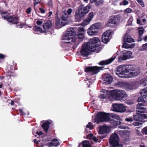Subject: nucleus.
I'll list each match as a JSON object with an SVG mask.
<instances>
[{
    "instance_id": "nucleus-1",
    "label": "nucleus",
    "mask_w": 147,
    "mask_h": 147,
    "mask_svg": "<svg viewBox=\"0 0 147 147\" xmlns=\"http://www.w3.org/2000/svg\"><path fill=\"white\" fill-rule=\"evenodd\" d=\"M99 39L97 37H94L89 39L87 43H84L80 51L81 55L84 57L88 56L92 52H99L100 50H98V46L100 45Z\"/></svg>"
},
{
    "instance_id": "nucleus-2",
    "label": "nucleus",
    "mask_w": 147,
    "mask_h": 147,
    "mask_svg": "<svg viewBox=\"0 0 147 147\" xmlns=\"http://www.w3.org/2000/svg\"><path fill=\"white\" fill-rule=\"evenodd\" d=\"M128 65H121L116 67L115 70L116 74L123 78H128Z\"/></svg>"
},
{
    "instance_id": "nucleus-3",
    "label": "nucleus",
    "mask_w": 147,
    "mask_h": 147,
    "mask_svg": "<svg viewBox=\"0 0 147 147\" xmlns=\"http://www.w3.org/2000/svg\"><path fill=\"white\" fill-rule=\"evenodd\" d=\"M111 94L116 100L121 101L125 100L127 97V95L125 92L122 90H115L112 92Z\"/></svg>"
},
{
    "instance_id": "nucleus-4",
    "label": "nucleus",
    "mask_w": 147,
    "mask_h": 147,
    "mask_svg": "<svg viewBox=\"0 0 147 147\" xmlns=\"http://www.w3.org/2000/svg\"><path fill=\"white\" fill-rule=\"evenodd\" d=\"M128 78L137 76L140 73V69L137 66L130 65H128Z\"/></svg>"
},
{
    "instance_id": "nucleus-5",
    "label": "nucleus",
    "mask_w": 147,
    "mask_h": 147,
    "mask_svg": "<svg viewBox=\"0 0 147 147\" xmlns=\"http://www.w3.org/2000/svg\"><path fill=\"white\" fill-rule=\"evenodd\" d=\"M110 120L109 114L108 113L100 112L96 116L95 120L98 123L100 122H107Z\"/></svg>"
},
{
    "instance_id": "nucleus-6",
    "label": "nucleus",
    "mask_w": 147,
    "mask_h": 147,
    "mask_svg": "<svg viewBox=\"0 0 147 147\" xmlns=\"http://www.w3.org/2000/svg\"><path fill=\"white\" fill-rule=\"evenodd\" d=\"M143 103H139L136 106V111L138 114H140L142 118L147 119V116L145 114H143L145 112L146 108L143 106Z\"/></svg>"
},
{
    "instance_id": "nucleus-7",
    "label": "nucleus",
    "mask_w": 147,
    "mask_h": 147,
    "mask_svg": "<svg viewBox=\"0 0 147 147\" xmlns=\"http://www.w3.org/2000/svg\"><path fill=\"white\" fill-rule=\"evenodd\" d=\"M112 110L114 111L122 113L125 111L126 107L123 104H115L112 105Z\"/></svg>"
},
{
    "instance_id": "nucleus-8",
    "label": "nucleus",
    "mask_w": 147,
    "mask_h": 147,
    "mask_svg": "<svg viewBox=\"0 0 147 147\" xmlns=\"http://www.w3.org/2000/svg\"><path fill=\"white\" fill-rule=\"evenodd\" d=\"M119 137L118 135L115 133L112 134L109 139V142L110 144L113 146L116 145H118Z\"/></svg>"
},
{
    "instance_id": "nucleus-9",
    "label": "nucleus",
    "mask_w": 147,
    "mask_h": 147,
    "mask_svg": "<svg viewBox=\"0 0 147 147\" xmlns=\"http://www.w3.org/2000/svg\"><path fill=\"white\" fill-rule=\"evenodd\" d=\"M131 54L132 53L131 51H122L121 52L120 56L119 58V61H121L122 60H126L130 57Z\"/></svg>"
},
{
    "instance_id": "nucleus-10",
    "label": "nucleus",
    "mask_w": 147,
    "mask_h": 147,
    "mask_svg": "<svg viewBox=\"0 0 147 147\" xmlns=\"http://www.w3.org/2000/svg\"><path fill=\"white\" fill-rule=\"evenodd\" d=\"M7 20L9 22H10V23L13 24H19L18 25H17V26L19 25L22 26H25V24L24 23H22L20 24H19V17H18L15 16L14 18L12 16H10L8 17Z\"/></svg>"
},
{
    "instance_id": "nucleus-11",
    "label": "nucleus",
    "mask_w": 147,
    "mask_h": 147,
    "mask_svg": "<svg viewBox=\"0 0 147 147\" xmlns=\"http://www.w3.org/2000/svg\"><path fill=\"white\" fill-rule=\"evenodd\" d=\"M99 68L97 66L88 67L85 69V71L86 72H91L92 74H96L100 71Z\"/></svg>"
},
{
    "instance_id": "nucleus-12",
    "label": "nucleus",
    "mask_w": 147,
    "mask_h": 147,
    "mask_svg": "<svg viewBox=\"0 0 147 147\" xmlns=\"http://www.w3.org/2000/svg\"><path fill=\"white\" fill-rule=\"evenodd\" d=\"M62 39L65 40L64 42L66 43H71V42L74 43L76 41V38L74 37L68 36V35L65 34L62 36Z\"/></svg>"
},
{
    "instance_id": "nucleus-13",
    "label": "nucleus",
    "mask_w": 147,
    "mask_h": 147,
    "mask_svg": "<svg viewBox=\"0 0 147 147\" xmlns=\"http://www.w3.org/2000/svg\"><path fill=\"white\" fill-rule=\"evenodd\" d=\"M91 7L90 5H88L85 7L83 5H81L79 7V11L84 16L89 11Z\"/></svg>"
},
{
    "instance_id": "nucleus-14",
    "label": "nucleus",
    "mask_w": 147,
    "mask_h": 147,
    "mask_svg": "<svg viewBox=\"0 0 147 147\" xmlns=\"http://www.w3.org/2000/svg\"><path fill=\"white\" fill-rule=\"evenodd\" d=\"M110 131V128L109 127L105 125L100 126L99 127V133L100 134H107Z\"/></svg>"
},
{
    "instance_id": "nucleus-15",
    "label": "nucleus",
    "mask_w": 147,
    "mask_h": 147,
    "mask_svg": "<svg viewBox=\"0 0 147 147\" xmlns=\"http://www.w3.org/2000/svg\"><path fill=\"white\" fill-rule=\"evenodd\" d=\"M115 57H114L108 59L101 61L99 63V64L101 65H108L111 63L115 59Z\"/></svg>"
},
{
    "instance_id": "nucleus-16",
    "label": "nucleus",
    "mask_w": 147,
    "mask_h": 147,
    "mask_svg": "<svg viewBox=\"0 0 147 147\" xmlns=\"http://www.w3.org/2000/svg\"><path fill=\"white\" fill-rule=\"evenodd\" d=\"M59 144V142L57 139L55 138L53 139L51 142L47 144V145L49 147L52 146H55L56 147Z\"/></svg>"
},
{
    "instance_id": "nucleus-17",
    "label": "nucleus",
    "mask_w": 147,
    "mask_h": 147,
    "mask_svg": "<svg viewBox=\"0 0 147 147\" xmlns=\"http://www.w3.org/2000/svg\"><path fill=\"white\" fill-rule=\"evenodd\" d=\"M97 32L94 28H92L91 26L88 28L87 33L89 35L94 36L96 34Z\"/></svg>"
},
{
    "instance_id": "nucleus-18",
    "label": "nucleus",
    "mask_w": 147,
    "mask_h": 147,
    "mask_svg": "<svg viewBox=\"0 0 147 147\" xmlns=\"http://www.w3.org/2000/svg\"><path fill=\"white\" fill-rule=\"evenodd\" d=\"M118 19L115 16H112L110 18L108 21L109 24H118Z\"/></svg>"
},
{
    "instance_id": "nucleus-19",
    "label": "nucleus",
    "mask_w": 147,
    "mask_h": 147,
    "mask_svg": "<svg viewBox=\"0 0 147 147\" xmlns=\"http://www.w3.org/2000/svg\"><path fill=\"white\" fill-rule=\"evenodd\" d=\"M104 81L107 84H111L113 81V78L109 74L105 75L104 76Z\"/></svg>"
},
{
    "instance_id": "nucleus-20",
    "label": "nucleus",
    "mask_w": 147,
    "mask_h": 147,
    "mask_svg": "<svg viewBox=\"0 0 147 147\" xmlns=\"http://www.w3.org/2000/svg\"><path fill=\"white\" fill-rule=\"evenodd\" d=\"M124 41L128 43H131L134 41V40L128 34H126L124 37Z\"/></svg>"
},
{
    "instance_id": "nucleus-21",
    "label": "nucleus",
    "mask_w": 147,
    "mask_h": 147,
    "mask_svg": "<svg viewBox=\"0 0 147 147\" xmlns=\"http://www.w3.org/2000/svg\"><path fill=\"white\" fill-rule=\"evenodd\" d=\"M84 15L80 13L79 11L78 13L76 14L75 18L76 21L77 22H80L82 20Z\"/></svg>"
},
{
    "instance_id": "nucleus-22",
    "label": "nucleus",
    "mask_w": 147,
    "mask_h": 147,
    "mask_svg": "<svg viewBox=\"0 0 147 147\" xmlns=\"http://www.w3.org/2000/svg\"><path fill=\"white\" fill-rule=\"evenodd\" d=\"M65 34L68 35V36L73 37V36L75 34L74 30L72 28H69L67 29Z\"/></svg>"
},
{
    "instance_id": "nucleus-23",
    "label": "nucleus",
    "mask_w": 147,
    "mask_h": 147,
    "mask_svg": "<svg viewBox=\"0 0 147 147\" xmlns=\"http://www.w3.org/2000/svg\"><path fill=\"white\" fill-rule=\"evenodd\" d=\"M50 124V122L47 121L42 125V127L46 133H47L48 131Z\"/></svg>"
},
{
    "instance_id": "nucleus-24",
    "label": "nucleus",
    "mask_w": 147,
    "mask_h": 147,
    "mask_svg": "<svg viewBox=\"0 0 147 147\" xmlns=\"http://www.w3.org/2000/svg\"><path fill=\"white\" fill-rule=\"evenodd\" d=\"M112 31L111 30H108L105 32L102 35L104 36V37L107 38V39L109 40L111 38V35Z\"/></svg>"
},
{
    "instance_id": "nucleus-25",
    "label": "nucleus",
    "mask_w": 147,
    "mask_h": 147,
    "mask_svg": "<svg viewBox=\"0 0 147 147\" xmlns=\"http://www.w3.org/2000/svg\"><path fill=\"white\" fill-rule=\"evenodd\" d=\"M109 121H110L111 124L113 125L114 127H116L117 125L121 124V122L120 121H117L113 119H110Z\"/></svg>"
},
{
    "instance_id": "nucleus-26",
    "label": "nucleus",
    "mask_w": 147,
    "mask_h": 147,
    "mask_svg": "<svg viewBox=\"0 0 147 147\" xmlns=\"http://www.w3.org/2000/svg\"><path fill=\"white\" fill-rule=\"evenodd\" d=\"M101 92H102V93L100 95V98H101L103 99L106 98L108 95L107 90L105 89H103L101 90Z\"/></svg>"
},
{
    "instance_id": "nucleus-27",
    "label": "nucleus",
    "mask_w": 147,
    "mask_h": 147,
    "mask_svg": "<svg viewBox=\"0 0 147 147\" xmlns=\"http://www.w3.org/2000/svg\"><path fill=\"white\" fill-rule=\"evenodd\" d=\"M135 46V43H131L129 45L126 43H124L122 45V47L125 49L133 48Z\"/></svg>"
},
{
    "instance_id": "nucleus-28",
    "label": "nucleus",
    "mask_w": 147,
    "mask_h": 147,
    "mask_svg": "<svg viewBox=\"0 0 147 147\" xmlns=\"http://www.w3.org/2000/svg\"><path fill=\"white\" fill-rule=\"evenodd\" d=\"M52 24L51 21L49 20L43 25V28L45 30L49 29L51 26Z\"/></svg>"
},
{
    "instance_id": "nucleus-29",
    "label": "nucleus",
    "mask_w": 147,
    "mask_h": 147,
    "mask_svg": "<svg viewBox=\"0 0 147 147\" xmlns=\"http://www.w3.org/2000/svg\"><path fill=\"white\" fill-rule=\"evenodd\" d=\"M92 28H94L97 31L100 29L102 26L101 24L99 23H96L91 25Z\"/></svg>"
},
{
    "instance_id": "nucleus-30",
    "label": "nucleus",
    "mask_w": 147,
    "mask_h": 147,
    "mask_svg": "<svg viewBox=\"0 0 147 147\" xmlns=\"http://www.w3.org/2000/svg\"><path fill=\"white\" fill-rule=\"evenodd\" d=\"M140 93L141 96L145 98L147 95V89H142L140 90Z\"/></svg>"
},
{
    "instance_id": "nucleus-31",
    "label": "nucleus",
    "mask_w": 147,
    "mask_h": 147,
    "mask_svg": "<svg viewBox=\"0 0 147 147\" xmlns=\"http://www.w3.org/2000/svg\"><path fill=\"white\" fill-rule=\"evenodd\" d=\"M68 17V16L67 12L65 11L63 12L62 15L61 17V20L62 21H66L67 20Z\"/></svg>"
},
{
    "instance_id": "nucleus-32",
    "label": "nucleus",
    "mask_w": 147,
    "mask_h": 147,
    "mask_svg": "<svg viewBox=\"0 0 147 147\" xmlns=\"http://www.w3.org/2000/svg\"><path fill=\"white\" fill-rule=\"evenodd\" d=\"M90 2L93 3L95 2V4L97 6L100 4L104 2V0H90Z\"/></svg>"
},
{
    "instance_id": "nucleus-33",
    "label": "nucleus",
    "mask_w": 147,
    "mask_h": 147,
    "mask_svg": "<svg viewBox=\"0 0 147 147\" xmlns=\"http://www.w3.org/2000/svg\"><path fill=\"white\" fill-rule=\"evenodd\" d=\"M83 147H92L90 142L87 140H85L82 142Z\"/></svg>"
},
{
    "instance_id": "nucleus-34",
    "label": "nucleus",
    "mask_w": 147,
    "mask_h": 147,
    "mask_svg": "<svg viewBox=\"0 0 147 147\" xmlns=\"http://www.w3.org/2000/svg\"><path fill=\"white\" fill-rule=\"evenodd\" d=\"M111 116L113 118L117 119L118 121H119L120 120V118L119 116L116 114L111 113L109 114V116Z\"/></svg>"
},
{
    "instance_id": "nucleus-35",
    "label": "nucleus",
    "mask_w": 147,
    "mask_h": 147,
    "mask_svg": "<svg viewBox=\"0 0 147 147\" xmlns=\"http://www.w3.org/2000/svg\"><path fill=\"white\" fill-rule=\"evenodd\" d=\"M127 88L129 90L133 89L135 88V86L133 83H128L126 85Z\"/></svg>"
},
{
    "instance_id": "nucleus-36",
    "label": "nucleus",
    "mask_w": 147,
    "mask_h": 147,
    "mask_svg": "<svg viewBox=\"0 0 147 147\" xmlns=\"http://www.w3.org/2000/svg\"><path fill=\"white\" fill-rule=\"evenodd\" d=\"M1 15L2 18L6 20H7L9 16L8 15V13L7 12H1Z\"/></svg>"
},
{
    "instance_id": "nucleus-37",
    "label": "nucleus",
    "mask_w": 147,
    "mask_h": 147,
    "mask_svg": "<svg viewBox=\"0 0 147 147\" xmlns=\"http://www.w3.org/2000/svg\"><path fill=\"white\" fill-rule=\"evenodd\" d=\"M138 31L139 37L142 36L144 33V28L142 27H140L138 28Z\"/></svg>"
},
{
    "instance_id": "nucleus-38",
    "label": "nucleus",
    "mask_w": 147,
    "mask_h": 147,
    "mask_svg": "<svg viewBox=\"0 0 147 147\" xmlns=\"http://www.w3.org/2000/svg\"><path fill=\"white\" fill-rule=\"evenodd\" d=\"M90 22V21H89V20L86 18L81 23V25L83 26H86Z\"/></svg>"
},
{
    "instance_id": "nucleus-39",
    "label": "nucleus",
    "mask_w": 147,
    "mask_h": 147,
    "mask_svg": "<svg viewBox=\"0 0 147 147\" xmlns=\"http://www.w3.org/2000/svg\"><path fill=\"white\" fill-rule=\"evenodd\" d=\"M133 117L134 120L136 121H140V118L143 119L141 118V115L140 116V114H137V115H134Z\"/></svg>"
},
{
    "instance_id": "nucleus-40",
    "label": "nucleus",
    "mask_w": 147,
    "mask_h": 147,
    "mask_svg": "<svg viewBox=\"0 0 147 147\" xmlns=\"http://www.w3.org/2000/svg\"><path fill=\"white\" fill-rule=\"evenodd\" d=\"M93 16V13L92 12H91L89 13L87 18L89 20V21H91L92 20Z\"/></svg>"
},
{
    "instance_id": "nucleus-41",
    "label": "nucleus",
    "mask_w": 147,
    "mask_h": 147,
    "mask_svg": "<svg viewBox=\"0 0 147 147\" xmlns=\"http://www.w3.org/2000/svg\"><path fill=\"white\" fill-rule=\"evenodd\" d=\"M142 123L137 122H134L133 123V125L136 127L137 128H138L141 126Z\"/></svg>"
},
{
    "instance_id": "nucleus-42",
    "label": "nucleus",
    "mask_w": 147,
    "mask_h": 147,
    "mask_svg": "<svg viewBox=\"0 0 147 147\" xmlns=\"http://www.w3.org/2000/svg\"><path fill=\"white\" fill-rule=\"evenodd\" d=\"M140 84L142 86H144L146 85V79H143L140 81Z\"/></svg>"
},
{
    "instance_id": "nucleus-43",
    "label": "nucleus",
    "mask_w": 147,
    "mask_h": 147,
    "mask_svg": "<svg viewBox=\"0 0 147 147\" xmlns=\"http://www.w3.org/2000/svg\"><path fill=\"white\" fill-rule=\"evenodd\" d=\"M143 98L144 97L142 96L139 97L138 98V101L139 103H140V102H142V103H143V104L144 105L145 101Z\"/></svg>"
},
{
    "instance_id": "nucleus-44",
    "label": "nucleus",
    "mask_w": 147,
    "mask_h": 147,
    "mask_svg": "<svg viewBox=\"0 0 147 147\" xmlns=\"http://www.w3.org/2000/svg\"><path fill=\"white\" fill-rule=\"evenodd\" d=\"M132 11V10L130 8H127L125 9L124 11V13H131Z\"/></svg>"
},
{
    "instance_id": "nucleus-45",
    "label": "nucleus",
    "mask_w": 147,
    "mask_h": 147,
    "mask_svg": "<svg viewBox=\"0 0 147 147\" xmlns=\"http://www.w3.org/2000/svg\"><path fill=\"white\" fill-rule=\"evenodd\" d=\"M125 84L124 82H117L116 84V85L119 87H122Z\"/></svg>"
},
{
    "instance_id": "nucleus-46",
    "label": "nucleus",
    "mask_w": 147,
    "mask_h": 147,
    "mask_svg": "<svg viewBox=\"0 0 147 147\" xmlns=\"http://www.w3.org/2000/svg\"><path fill=\"white\" fill-rule=\"evenodd\" d=\"M102 41L104 43H107L109 40L107 39V38L105 37L104 36H102Z\"/></svg>"
},
{
    "instance_id": "nucleus-47",
    "label": "nucleus",
    "mask_w": 147,
    "mask_h": 147,
    "mask_svg": "<svg viewBox=\"0 0 147 147\" xmlns=\"http://www.w3.org/2000/svg\"><path fill=\"white\" fill-rule=\"evenodd\" d=\"M32 134L36 137L37 136V127L35 126L32 129Z\"/></svg>"
},
{
    "instance_id": "nucleus-48",
    "label": "nucleus",
    "mask_w": 147,
    "mask_h": 147,
    "mask_svg": "<svg viewBox=\"0 0 147 147\" xmlns=\"http://www.w3.org/2000/svg\"><path fill=\"white\" fill-rule=\"evenodd\" d=\"M141 132L143 134L147 135V126L143 128L142 129Z\"/></svg>"
},
{
    "instance_id": "nucleus-49",
    "label": "nucleus",
    "mask_w": 147,
    "mask_h": 147,
    "mask_svg": "<svg viewBox=\"0 0 147 147\" xmlns=\"http://www.w3.org/2000/svg\"><path fill=\"white\" fill-rule=\"evenodd\" d=\"M128 3L129 2L127 1L126 0H123V2L120 3L119 4L120 5H127L128 4Z\"/></svg>"
},
{
    "instance_id": "nucleus-50",
    "label": "nucleus",
    "mask_w": 147,
    "mask_h": 147,
    "mask_svg": "<svg viewBox=\"0 0 147 147\" xmlns=\"http://www.w3.org/2000/svg\"><path fill=\"white\" fill-rule=\"evenodd\" d=\"M86 127L89 128L90 129H92L93 128V126L92 125V123L90 122L88 123V124L86 125Z\"/></svg>"
},
{
    "instance_id": "nucleus-51",
    "label": "nucleus",
    "mask_w": 147,
    "mask_h": 147,
    "mask_svg": "<svg viewBox=\"0 0 147 147\" xmlns=\"http://www.w3.org/2000/svg\"><path fill=\"white\" fill-rule=\"evenodd\" d=\"M141 49V51H144L146 50L147 49V43L143 45Z\"/></svg>"
},
{
    "instance_id": "nucleus-52",
    "label": "nucleus",
    "mask_w": 147,
    "mask_h": 147,
    "mask_svg": "<svg viewBox=\"0 0 147 147\" xmlns=\"http://www.w3.org/2000/svg\"><path fill=\"white\" fill-rule=\"evenodd\" d=\"M121 124H122V123H121V124L120 125H119L118 127L119 128L121 129H125L127 128L128 127L127 126L121 125Z\"/></svg>"
},
{
    "instance_id": "nucleus-53",
    "label": "nucleus",
    "mask_w": 147,
    "mask_h": 147,
    "mask_svg": "<svg viewBox=\"0 0 147 147\" xmlns=\"http://www.w3.org/2000/svg\"><path fill=\"white\" fill-rule=\"evenodd\" d=\"M133 20V18L132 17H131L128 20V23L129 25H131Z\"/></svg>"
},
{
    "instance_id": "nucleus-54",
    "label": "nucleus",
    "mask_w": 147,
    "mask_h": 147,
    "mask_svg": "<svg viewBox=\"0 0 147 147\" xmlns=\"http://www.w3.org/2000/svg\"><path fill=\"white\" fill-rule=\"evenodd\" d=\"M78 31L82 32H84V29L83 27H79L78 28Z\"/></svg>"
},
{
    "instance_id": "nucleus-55",
    "label": "nucleus",
    "mask_w": 147,
    "mask_h": 147,
    "mask_svg": "<svg viewBox=\"0 0 147 147\" xmlns=\"http://www.w3.org/2000/svg\"><path fill=\"white\" fill-rule=\"evenodd\" d=\"M32 10L31 8L30 7H29L26 10V12L27 14H30V13Z\"/></svg>"
},
{
    "instance_id": "nucleus-56",
    "label": "nucleus",
    "mask_w": 147,
    "mask_h": 147,
    "mask_svg": "<svg viewBox=\"0 0 147 147\" xmlns=\"http://www.w3.org/2000/svg\"><path fill=\"white\" fill-rule=\"evenodd\" d=\"M39 10L42 13H45V10L42 7H40L39 8Z\"/></svg>"
},
{
    "instance_id": "nucleus-57",
    "label": "nucleus",
    "mask_w": 147,
    "mask_h": 147,
    "mask_svg": "<svg viewBox=\"0 0 147 147\" xmlns=\"http://www.w3.org/2000/svg\"><path fill=\"white\" fill-rule=\"evenodd\" d=\"M37 32H40V33H43L45 31H43L42 30V29L41 28L39 27H38L37 26ZM39 33L37 32V34H38Z\"/></svg>"
},
{
    "instance_id": "nucleus-58",
    "label": "nucleus",
    "mask_w": 147,
    "mask_h": 147,
    "mask_svg": "<svg viewBox=\"0 0 147 147\" xmlns=\"http://www.w3.org/2000/svg\"><path fill=\"white\" fill-rule=\"evenodd\" d=\"M125 121L127 122H131L133 121V119L132 118L129 117L126 118L125 119Z\"/></svg>"
},
{
    "instance_id": "nucleus-59",
    "label": "nucleus",
    "mask_w": 147,
    "mask_h": 147,
    "mask_svg": "<svg viewBox=\"0 0 147 147\" xmlns=\"http://www.w3.org/2000/svg\"><path fill=\"white\" fill-rule=\"evenodd\" d=\"M72 9H71V8L68 9L67 12H66L67 13H68V16L69 15L71 14V12H72Z\"/></svg>"
},
{
    "instance_id": "nucleus-60",
    "label": "nucleus",
    "mask_w": 147,
    "mask_h": 147,
    "mask_svg": "<svg viewBox=\"0 0 147 147\" xmlns=\"http://www.w3.org/2000/svg\"><path fill=\"white\" fill-rule=\"evenodd\" d=\"M82 32L78 31V35L80 36H84V32Z\"/></svg>"
},
{
    "instance_id": "nucleus-61",
    "label": "nucleus",
    "mask_w": 147,
    "mask_h": 147,
    "mask_svg": "<svg viewBox=\"0 0 147 147\" xmlns=\"http://www.w3.org/2000/svg\"><path fill=\"white\" fill-rule=\"evenodd\" d=\"M126 103L129 105H131L133 104V102L130 100L126 101Z\"/></svg>"
},
{
    "instance_id": "nucleus-62",
    "label": "nucleus",
    "mask_w": 147,
    "mask_h": 147,
    "mask_svg": "<svg viewBox=\"0 0 147 147\" xmlns=\"http://www.w3.org/2000/svg\"><path fill=\"white\" fill-rule=\"evenodd\" d=\"M43 23V21L42 20H37V25H40Z\"/></svg>"
},
{
    "instance_id": "nucleus-63",
    "label": "nucleus",
    "mask_w": 147,
    "mask_h": 147,
    "mask_svg": "<svg viewBox=\"0 0 147 147\" xmlns=\"http://www.w3.org/2000/svg\"><path fill=\"white\" fill-rule=\"evenodd\" d=\"M19 111L20 113L21 114V115H25V113L23 112L22 109H19Z\"/></svg>"
},
{
    "instance_id": "nucleus-64",
    "label": "nucleus",
    "mask_w": 147,
    "mask_h": 147,
    "mask_svg": "<svg viewBox=\"0 0 147 147\" xmlns=\"http://www.w3.org/2000/svg\"><path fill=\"white\" fill-rule=\"evenodd\" d=\"M61 23H60V20H59V19H58L57 20L56 22V24L57 25H61Z\"/></svg>"
}]
</instances>
